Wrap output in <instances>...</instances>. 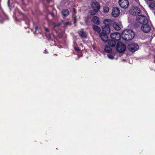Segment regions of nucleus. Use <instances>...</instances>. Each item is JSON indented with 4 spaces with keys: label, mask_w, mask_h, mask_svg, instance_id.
<instances>
[{
    "label": "nucleus",
    "mask_w": 155,
    "mask_h": 155,
    "mask_svg": "<svg viewBox=\"0 0 155 155\" xmlns=\"http://www.w3.org/2000/svg\"><path fill=\"white\" fill-rule=\"evenodd\" d=\"M122 39L126 41H129L132 39L134 37V34L133 31L131 30H125L122 34Z\"/></svg>",
    "instance_id": "1"
},
{
    "label": "nucleus",
    "mask_w": 155,
    "mask_h": 155,
    "mask_svg": "<svg viewBox=\"0 0 155 155\" xmlns=\"http://www.w3.org/2000/svg\"><path fill=\"white\" fill-rule=\"evenodd\" d=\"M91 5L93 10L90 11L89 13L92 15H95L98 13L101 8L100 4L96 1L92 2Z\"/></svg>",
    "instance_id": "2"
},
{
    "label": "nucleus",
    "mask_w": 155,
    "mask_h": 155,
    "mask_svg": "<svg viewBox=\"0 0 155 155\" xmlns=\"http://www.w3.org/2000/svg\"><path fill=\"white\" fill-rule=\"evenodd\" d=\"M126 49L125 45L121 42H118L116 46V49L120 53L124 52Z\"/></svg>",
    "instance_id": "3"
},
{
    "label": "nucleus",
    "mask_w": 155,
    "mask_h": 155,
    "mask_svg": "<svg viewBox=\"0 0 155 155\" xmlns=\"http://www.w3.org/2000/svg\"><path fill=\"white\" fill-rule=\"evenodd\" d=\"M137 21L142 25L148 23V20L147 17L142 15L137 16L136 18Z\"/></svg>",
    "instance_id": "4"
},
{
    "label": "nucleus",
    "mask_w": 155,
    "mask_h": 155,
    "mask_svg": "<svg viewBox=\"0 0 155 155\" xmlns=\"http://www.w3.org/2000/svg\"><path fill=\"white\" fill-rule=\"evenodd\" d=\"M130 12L133 15H137L140 12V9L137 7L132 6L130 10Z\"/></svg>",
    "instance_id": "5"
},
{
    "label": "nucleus",
    "mask_w": 155,
    "mask_h": 155,
    "mask_svg": "<svg viewBox=\"0 0 155 155\" xmlns=\"http://www.w3.org/2000/svg\"><path fill=\"white\" fill-rule=\"evenodd\" d=\"M118 3L120 6L123 8H126L129 6V2L128 0H119Z\"/></svg>",
    "instance_id": "6"
},
{
    "label": "nucleus",
    "mask_w": 155,
    "mask_h": 155,
    "mask_svg": "<svg viewBox=\"0 0 155 155\" xmlns=\"http://www.w3.org/2000/svg\"><path fill=\"white\" fill-rule=\"evenodd\" d=\"M142 30L144 32H149L151 29V27L148 23H145L141 26Z\"/></svg>",
    "instance_id": "7"
},
{
    "label": "nucleus",
    "mask_w": 155,
    "mask_h": 155,
    "mask_svg": "<svg viewBox=\"0 0 155 155\" xmlns=\"http://www.w3.org/2000/svg\"><path fill=\"white\" fill-rule=\"evenodd\" d=\"M120 13L119 9L117 7H114L112 9L111 15L114 17L118 16Z\"/></svg>",
    "instance_id": "8"
},
{
    "label": "nucleus",
    "mask_w": 155,
    "mask_h": 155,
    "mask_svg": "<svg viewBox=\"0 0 155 155\" xmlns=\"http://www.w3.org/2000/svg\"><path fill=\"white\" fill-rule=\"evenodd\" d=\"M110 36L111 39L115 41H118L120 38V34L117 32L111 34Z\"/></svg>",
    "instance_id": "9"
},
{
    "label": "nucleus",
    "mask_w": 155,
    "mask_h": 155,
    "mask_svg": "<svg viewBox=\"0 0 155 155\" xmlns=\"http://www.w3.org/2000/svg\"><path fill=\"white\" fill-rule=\"evenodd\" d=\"M129 48L131 51L134 52L139 49V46L135 43L129 45Z\"/></svg>",
    "instance_id": "10"
},
{
    "label": "nucleus",
    "mask_w": 155,
    "mask_h": 155,
    "mask_svg": "<svg viewBox=\"0 0 155 155\" xmlns=\"http://www.w3.org/2000/svg\"><path fill=\"white\" fill-rule=\"evenodd\" d=\"M107 34L101 32L99 34V36L101 40L104 42H106L108 40Z\"/></svg>",
    "instance_id": "11"
},
{
    "label": "nucleus",
    "mask_w": 155,
    "mask_h": 155,
    "mask_svg": "<svg viewBox=\"0 0 155 155\" xmlns=\"http://www.w3.org/2000/svg\"><path fill=\"white\" fill-rule=\"evenodd\" d=\"M91 21L93 23L97 25H99L100 24L99 18L97 16H94L91 19Z\"/></svg>",
    "instance_id": "12"
},
{
    "label": "nucleus",
    "mask_w": 155,
    "mask_h": 155,
    "mask_svg": "<svg viewBox=\"0 0 155 155\" xmlns=\"http://www.w3.org/2000/svg\"><path fill=\"white\" fill-rule=\"evenodd\" d=\"M102 32L107 34H108L110 31V26H105L104 27H102Z\"/></svg>",
    "instance_id": "13"
},
{
    "label": "nucleus",
    "mask_w": 155,
    "mask_h": 155,
    "mask_svg": "<svg viewBox=\"0 0 155 155\" xmlns=\"http://www.w3.org/2000/svg\"><path fill=\"white\" fill-rule=\"evenodd\" d=\"M104 23L105 25V26H110L112 23V21L110 19H106L104 21Z\"/></svg>",
    "instance_id": "14"
},
{
    "label": "nucleus",
    "mask_w": 155,
    "mask_h": 155,
    "mask_svg": "<svg viewBox=\"0 0 155 155\" xmlns=\"http://www.w3.org/2000/svg\"><path fill=\"white\" fill-rule=\"evenodd\" d=\"M69 12L67 9H64L61 12L62 15L64 17H65L69 15Z\"/></svg>",
    "instance_id": "15"
},
{
    "label": "nucleus",
    "mask_w": 155,
    "mask_h": 155,
    "mask_svg": "<svg viewBox=\"0 0 155 155\" xmlns=\"http://www.w3.org/2000/svg\"><path fill=\"white\" fill-rule=\"evenodd\" d=\"M108 44L111 47H114L116 44V42L115 41L112 39V40L108 41Z\"/></svg>",
    "instance_id": "16"
},
{
    "label": "nucleus",
    "mask_w": 155,
    "mask_h": 155,
    "mask_svg": "<svg viewBox=\"0 0 155 155\" xmlns=\"http://www.w3.org/2000/svg\"><path fill=\"white\" fill-rule=\"evenodd\" d=\"M113 26L114 28L117 30H119L120 29V26L119 25L116 23L113 24Z\"/></svg>",
    "instance_id": "17"
},
{
    "label": "nucleus",
    "mask_w": 155,
    "mask_h": 155,
    "mask_svg": "<svg viewBox=\"0 0 155 155\" xmlns=\"http://www.w3.org/2000/svg\"><path fill=\"white\" fill-rule=\"evenodd\" d=\"M94 30L98 33L100 32L101 29L97 25H94L92 27Z\"/></svg>",
    "instance_id": "18"
},
{
    "label": "nucleus",
    "mask_w": 155,
    "mask_h": 155,
    "mask_svg": "<svg viewBox=\"0 0 155 155\" xmlns=\"http://www.w3.org/2000/svg\"><path fill=\"white\" fill-rule=\"evenodd\" d=\"M79 35L82 38H85L87 36V34L82 31H79L78 32Z\"/></svg>",
    "instance_id": "19"
},
{
    "label": "nucleus",
    "mask_w": 155,
    "mask_h": 155,
    "mask_svg": "<svg viewBox=\"0 0 155 155\" xmlns=\"http://www.w3.org/2000/svg\"><path fill=\"white\" fill-rule=\"evenodd\" d=\"M104 50L105 52L107 53H110L112 51V49L110 47L108 46L105 47Z\"/></svg>",
    "instance_id": "20"
},
{
    "label": "nucleus",
    "mask_w": 155,
    "mask_h": 155,
    "mask_svg": "<svg viewBox=\"0 0 155 155\" xmlns=\"http://www.w3.org/2000/svg\"><path fill=\"white\" fill-rule=\"evenodd\" d=\"M103 12L104 13H107L109 11V8L107 6H104L103 7Z\"/></svg>",
    "instance_id": "21"
},
{
    "label": "nucleus",
    "mask_w": 155,
    "mask_h": 155,
    "mask_svg": "<svg viewBox=\"0 0 155 155\" xmlns=\"http://www.w3.org/2000/svg\"><path fill=\"white\" fill-rule=\"evenodd\" d=\"M114 54H109L107 55L108 57L110 59H114Z\"/></svg>",
    "instance_id": "22"
},
{
    "label": "nucleus",
    "mask_w": 155,
    "mask_h": 155,
    "mask_svg": "<svg viewBox=\"0 0 155 155\" xmlns=\"http://www.w3.org/2000/svg\"><path fill=\"white\" fill-rule=\"evenodd\" d=\"M155 6V4L154 3H152L150 5H149L150 7H151L152 6L154 7Z\"/></svg>",
    "instance_id": "23"
},
{
    "label": "nucleus",
    "mask_w": 155,
    "mask_h": 155,
    "mask_svg": "<svg viewBox=\"0 0 155 155\" xmlns=\"http://www.w3.org/2000/svg\"><path fill=\"white\" fill-rule=\"evenodd\" d=\"M64 24L66 25H71V23L69 22H66L64 23Z\"/></svg>",
    "instance_id": "24"
},
{
    "label": "nucleus",
    "mask_w": 155,
    "mask_h": 155,
    "mask_svg": "<svg viewBox=\"0 0 155 155\" xmlns=\"http://www.w3.org/2000/svg\"><path fill=\"white\" fill-rule=\"evenodd\" d=\"M74 49H75V50L77 51H79L80 50L79 48L78 47H74Z\"/></svg>",
    "instance_id": "25"
},
{
    "label": "nucleus",
    "mask_w": 155,
    "mask_h": 155,
    "mask_svg": "<svg viewBox=\"0 0 155 155\" xmlns=\"http://www.w3.org/2000/svg\"><path fill=\"white\" fill-rule=\"evenodd\" d=\"M76 22V18L75 17H74V23L75 24Z\"/></svg>",
    "instance_id": "26"
},
{
    "label": "nucleus",
    "mask_w": 155,
    "mask_h": 155,
    "mask_svg": "<svg viewBox=\"0 0 155 155\" xmlns=\"http://www.w3.org/2000/svg\"><path fill=\"white\" fill-rule=\"evenodd\" d=\"M35 30H36V32L37 31H38V27L37 26H36L35 27Z\"/></svg>",
    "instance_id": "27"
},
{
    "label": "nucleus",
    "mask_w": 155,
    "mask_h": 155,
    "mask_svg": "<svg viewBox=\"0 0 155 155\" xmlns=\"http://www.w3.org/2000/svg\"><path fill=\"white\" fill-rule=\"evenodd\" d=\"M52 25L54 27H56L57 26L56 24L54 23L52 24Z\"/></svg>",
    "instance_id": "28"
},
{
    "label": "nucleus",
    "mask_w": 155,
    "mask_h": 155,
    "mask_svg": "<svg viewBox=\"0 0 155 155\" xmlns=\"http://www.w3.org/2000/svg\"><path fill=\"white\" fill-rule=\"evenodd\" d=\"M85 21L87 24H88V20L86 19L85 20Z\"/></svg>",
    "instance_id": "29"
},
{
    "label": "nucleus",
    "mask_w": 155,
    "mask_h": 155,
    "mask_svg": "<svg viewBox=\"0 0 155 155\" xmlns=\"http://www.w3.org/2000/svg\"><path fill=\"white\" fill-rule=\"evenodd\" d=\"M45 30L47 32L48 31V30L47 28H45Z\"/></svg>",
    "instance_id": "30"
},
{
    "label": "nucleus",
    "mask_w": 155,
    "mask_h": 155,
    "mask_svg": "<svg viewBox=\"0 0 155 155\" xmlns=\"http://www.w3.org/2000/svg\"><path fill=\"white\" fill-rule=\"evenodd\" d=\"M9 0H8V6H9Z\"/></svg>",
    "instance_id": "31"
},
{
    "label": "nucleus",
    "mask_w": 155,
    "mask_h": 155,
    "mask_svg": "<svg viewBox=\"0 0 155 155\" xmlns=\"http://www.w3.org/2000/svg\"><path fill=\"white\" fill-rule=\"evenodd\" d=\"M45 53H47V51H46V50H45Z\"/></svg>",
    "instance_id": "32"
},
{
    "label": "nucleus",
    "mask_w": 155,
    "mask_h": 155,
    "mask_svg": "<svg viewBox=\"0 0 155 155\" xmlns=\"http://www.w3.org/2000/svg\"><path fill=\"white\" fill-rule=\"evenodd\" d=\"M74 13H75V11H75V9L74 8Z\"/></svg>",
    "instance_id": "33"
},
{
    "label": "nucleus",
    "mask_w": 155,
    "mask_h": 155,
    "mask_svg": "<svg viewBox=\"0 0 155 155\" xmlns=\"http://www.w3.org/2000/svg\"><path fill=\"white\" fill-rule=\"evenodd\" d=\"M51 15H52V16H54V15H53V13H51Z\"/></svg>",
    "instance_id": "34"
},
{
    "label": "nucleus",
    "mask_w": 155,
    "mask_h": 155,
    "mask_svg": "<svg viewBox=\"0 0 155 155\" xmlns=\"http://www.w3.org/2000/svg\"><path fill=\"white\" fill-rule=\"evenodd\" d=\"M152 8H154V7H153Z\"/></svg>",
    "instance_id": "35"
}]
</instances>
